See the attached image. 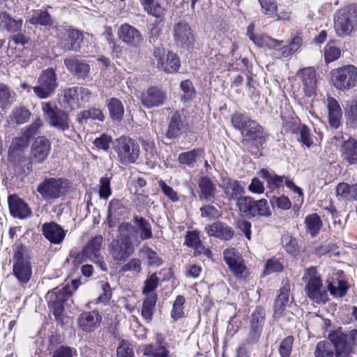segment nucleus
Segmentation results:
<instances>
[{
    "instance_id": "obj_57",
    "label": "nucleus",
    "mask_w": 357,
    "mask_h": 357,
    "mask_svg": "<svg viewBox=\"0 0 357 357\" xmlns=\"http://www.w3.org/2000/svg\"><path fill=\"white\" fill-rule=\"evenodd\" d=\"M142 271V261L138 258H132L124 264L120 268V273L132 272L133 274H139Z\"/></svg>"
},
{
    "instance_id": "obj_63",
    "label": "nucleus",
    "mask_w": 357,
    "mask_h": 357,
    "mask_svg": "<svg viewBox=\"0 0 357 357\" xmlns=\"http://www.w3.org/2000/svg\"><path fill=\"white\" fill-rule=\"evenodd\" d=\"M117 357H135L130 344L126 340H121L116 349Z\"/></svg>"
},
{
    "instance_id": "obj_53",
    "label": "nucleus",
    "mask_w": 357,
    "mask_h": 357,
    "mask_svg": "<svg viewBox=\"0 0 357 357\" xmlns=\"http://www.w3.org/2000/svg\"><path fill=\"white\" fill-rule=\"evenodd\" d=\"M346 123L352 129H357V97L345 111Z\"/></svg>"
},
{
    "instance_id": "obj_19",
    "label": "nucleus",
    "mask_w": 357,
    "mask_h": 357,
    "mask_svg": "<svg viewBox=\"0 0 357 357\" xmlns=\"http://www.w3.org/2000/svg\"><path fill=\"white\" fill-rule=\"evenodd\" d=\"M219 187L229 201L237 202V199L245 192L244 186L241 181L223 175L220 176Z\"/></svg>"
},
{
    "instance_id": "obj_35",
    "label": "nucleus",
    "mask_w": 357,
    "mask_h": 357,
    "mask_svg": "<svg viewBox=\"0 0 357 357\" xmlns=\"http://www.w3.org/2000/svg\"><path fill=\"white\" fill-rule=\"evenodd\" d=\"M290 285L289 283L284 284L280 290V294L275 301L274 317H280L289 302Z\"/></svg>"
},
{
    "instance_id": "obj_39",
    "label": "nucleus",
    "mask_w": 357,
    "mask_h": 357,
    "mask_svg": "<svg viewBox=\"0 0 357 357\" xmlns=\"http://www.w3.org/2000/svg\"><path fill=\"white\" fill-rule=\"evenodd\" d=\"M158 296L156 294H151L146 296L142 303V316L144 319L150 323L153 319V316L155 310V304Z\"/></svg>"
},
{
    "instance_id": "obj_50",
    "label": "nucleus",
    "mask_w": 357,
    "mask_h": 357,
    "mask_svg": "<svg viewBox=\"0 0 357 357\" xmlns=\"http://www.w3.org/2000/svg\"><path fill=\"white\" fill-rule=\"evenodd\" d=\"M252 42L259 47H268L273 50H276L278 47L281 46L283 43L282 40L272 38L265 34L257 35Z\"/></svg>"
},
{
    "instance_id": "obj_8",
    "label": "nucleus",
    "mask_w": 357,
    "mask_h": 357,
    "mask_svg": "<svg viewBox=\"0 0 357 357\" xmlns=\"http://www.w3.org/2000/svg\"><path fill=\"white\" fill-rule=\"evenodd\" d=\"M331 75L333 85L340 91H349L357 83V67L354 65L333 69Z\"/></svg>"
},
{
    "instance_id": "obj_30",
    "label": "nucleus",
    "mask_w": 357,
    "mask_h": 357,
    "mask_svg": "<svg viewBox=\"0 0 357 357\" xmlns=\"http://www.w3.org/2000/svg\"><path fill=\"white\" fill-rule=\"evenodd\" d=\"M199 198L200 200L211 202L216 194V188L213 181L207 176H202L198 182Z\"/></svg>"
},
{
    "instance_id": "obj_11",
    "label": "nucleus",
    "mask_w": 357,
    "mask_h": 357,
    "mask_svg": "<svg viewBox=\"0 0 357 357\" xmlns=\"http://www.w3.org/2000/svg\"><path fill=\"white\" fill-rule=\"evenodd\" d=\"M91 96V91L83 86H72L63 90V101L71 109L84 106Z\"/></svg>"
},
{
    "instance_id": "obj_10",
    "label": "nucleus",
    "mask_w": 357,
    "mask_h": 357,
    "mask_svg": "<svg viewBox=\"0 0 357 357\" xmlns=\"http://www.w3.org/2000/svg\"><path fill=\"white\" fill-rule=\"evenodd\" d=\"M58 86L57 75L54 68L43 70L39 75L37 84L33 91L37 97L41 99L52 96Z\"/></svg>"
},
{
    "instance_id": "obj_55",
    "label": "nucleus",
    "mask_w": 357,
    "mask_h": 357,
    "mask_svg": "<svg viewBox=\"0 0 357 357\" xmlns=\"http://www.w3.org/2000/svg\"><path fill=\"white\" fill-rule=\"evenodd\" d=\"M254 120L251 119L249 116L241 113L236 112L231 116V123L233 126L242 132Z\"/></svg>"
},
{
    "instance_id": "obj_21",
    "label": "nucleus",
    "mask_w": 357,
    "mask_h": 357,
    "mask_svg": "<svg viewBox=\"0 0 357 357\" xmlns=\"http://www.w3.org/2000/svg\"><path fill=\"white\" fill-rule=\"evenodd\" d=\"M8 203L11 215L15 218L25 219L32 215L29 205L17 195H9Z\"/></svg>"
},
{
    "instance_id": "obj_29",
    "label": "nucleus",
    "mask_w": 357,
    "mask_h": 357,
    "mask_svg": "<svg viewBox=\"0 0 357 357\" xmlns=\"http://www.w3.org/2000/svg\"><path fill=\"white\" fill-rule=\"evenodd\" d=\"M341 156L344 162L349 165H357V141L349 137L340 147Z\"/></svg>"
},
{
    "instance_id": "obj_49",
    "label": "nucleus",
    "mask_w": 357,
    "mask_h": 357,
    "mask_svg": "<svg viewBox=\"0 0 357 357\" xmlns=\"http://www.w3.org/2000/svg\"><path fill=\"white\" fill-rule=\"evenodd\" d=\"M148 14L155 17H161L165 15V8L158 0H139Z\"/></svg>"
},
{
    "instance_id": "obj_62",
    "label": "nucleus",
    "mask_w": 357,
    "mask_h": 357,
    "mask_svg": "<svg viewBox=\"0 0 357 357\" xmlns=\"http://www.w3.org/2000/svg\"><path fill=\"white\" fill-rule=\"evenodd\" d=\"M159 278L157 277L156 273L151 275L144 281V285L142 289L144 295L147 296L150 295L153 290H155L158 286Z\"/></svg>"
},
{
    "instance_id": "obj_24",
    "label": "nucleus",
    "mask_w": 357,
    "mask_h": 357,
    "mask_svg": "<svg viewBox=\"0 0 357 357\" xmlns=\"http://www.w3.org/2000/svg\"><path fill=\"white\" fill-rule=\"evenodd\" d=\"M303 86V90L306 96L310 97L315 93L317 88V75L315 70L309 67L299 70L297 73Z\"/></svg>"
},
{
    "instance_id": "obj_51",
    "label": "nucleus",
    "mask_w": 357,
    "mask_h": 357,
    "mask_svg": "<svg viewBox=\"0 0 357 357\" xmlns=\"http://www.w3.org/2000/svg\"><path fill=\"white\" fill-rule=\"evenodd\" d=\"M31 116V112L24 106L16 107L13 109L11 114V121L21 125L26 123Z\"/></svg>"
},
{
    "instance_id": "obj_45",
    "label": "nucleus",
    "mask_w": 357,
    "mask_h": 357,
    "mask_svg": "<svg viewBox=\"0 0 357 357\" xmlns=\"http://www.w3.org/2000/svg\"><path fill=\"white\" fill-rule=\"evenodd\" d=\"M48 295L51 301L59 307L72 295V291L70 290V287L66 284L61 289L55 288L52 289L51 292L48 293Z\"/></svg>"
},
{
    "instance_id": "obj_1",
    "label": "nucleus",
    "mask_w": 357,
    "mask_h": 357,
    "mask_svg": "<svg viewBox=\"0 0 357 357\" xmlns=\"http://www.w3.org/2000/svg\"><path fill=\"white\" fill-rule=\"evenodd\" d=\"M119 234L108 245L112 259L116 262H125L135 250L132 239L137 238L135 226L128 222L121 223L118 228Z\"/></svg>"
},
{
    "instance_id": "obj_2",
    "label": "nucleus",
    "mask_w": 357,
    "mask_h": 357,
    "mask_svg": "<svg viewBox=\"0 0 357 357\" xmlns=\"http://www.w3.org/2000/svg\"><path fill=\"white\" fill-rule=\"evenodd\" d=\"M328 336L333 349L336 351V357H349L355 353L354 349L357 345V329H351L344 333L339 328L330 331Z\"/></svg>"
},
{
    "instance_id": "obj_20",
    "label": "nucleus",
    "mask_w": 357,
    "mask_h": 357,
    "mask_svg": "<svg viewBox=\"0 0 357 357\" xmlns=\"http://www.w3.org/2000/svg\"><path fill=\"white\" fill-rule=\"evenodd\" d=\"M167 99V93L161 88L151 86L141 96V102L144 107L151 108L162 105Z\"/></svg>"
},
{
    "instance_id": "obj_28",
    "label": "nucleus",
    "mask_w": 357,
    "mask_h": 357,
    "mask_svg": "<svg viewBox=\"0 0 357 357\" xmlns=\"http://www.w3.org/2000/svg\"><path fill=\"white\" fill-rule=\"evenodd\" d=\"M187 123L184 116L178 112H174L169 119L166 136L169 139H174L181 135Z\"/></svg>"
},
{
    "instance_id": "obj_36",
    "label": "nucleus",
    "mask_w": 357,
    "mask_h": 357,
    "mask_svg": "<svg viewBox=\"0 0 357 357\" xmlns=\"http://www.w3.org/2000/svg\"><path fill=\"white\" fill-rule=\"evenodd\" d=\"M204 151L202 149H194L187 152H183L178 155V162L188 166L194 167L196 163L204 158Z\"/></svg>"
},
{
    "instance_id": "obj_40",
    "label": "nucleus",
    "mask_w": 357,
    "mask_h": 357,
    "mask_svg": "<svg viewBox=\"0 0 357 357\" xmlns=\"http://www.w3.org/2000/svg\"><path fill=\"white\" fill-rule=\"evenodd\" d=\"M259 175L266 181L267 187L271 190L280 188L282 186L285 177L276 175L273 172H269L266 169H261Z\"/></svg>"
},
{
    "instance_id": "obj_13",
    "label": "nucleus",
    "mask_w": 357,
    "mask_h": 357,
    "mask_svg": "<svg viewBox=\"0 0 357 357\" xmlns=\"http://www.w3.org/2000/svg\"><path fill=\"white\" fill-rule=\"evenodd\" d=\"M242 134L245 137L243 143L249 142L254 143V145L249 148L250 153L256 156L258 155L260 147L266 142L262 127L254 121L242 132Z\"/></svg>"
},
{
    "instance_id": "obj_59",
    "label": "nucleus",
    "mask_w": 357,
    "mask_h": 357,
    "mask_svg": "<svg viewBox=\"0 0 357 357\" xmlns=\"http://www.w3.org/2000/svg\"><path fill=\"white\" fill-rule=\"evenodd\" d=\"M314 356L315 357H335L331 344L324 341L317 343Z\"/></svg>"
},
{
    "instance_id": "obj_12",
    "label": "nucleus",
    "mask_w": 357,
    "mask_h": 357,
    "mask_svg": "<svg viewBox=\"0 0 357 357\" xmlns=\"http://www.w3.org/2000/svg\"><path fill=\"white\" fill-rule=\"evenodd\" d=\"M153 57L158 68L166 73H176L180 68L181 63L178 56L173 52H166L163 48H155Z\"/></svg>"
},
{
    "instance_id": "obj_64",
    "label": "nucleus",
    "mask_w": 357,
    "mask_h": 357,
    "mask_svg": "<svg viewBox=\"0 0 357 357\" xmlns=\"http://www.w3.org/2000/svg\"><path fill=\"white\" fill-rule=\"evenodd\" d=\"M261 11L266 15H273L277 11V2L275 0H258Z\"/></svg>"
},
{
    "instance_id": "obj_61",
    "label": "nucleus",
    "mask_w": 357,
    "mask_h": 357,
    "mask_svg": "<svg viewBox=\"0 0 357 357\" xmlns=\"http://www.w3.org/2000/svg\"><path fill=\"white\" fill-rule=\"evenodd\" d=\"M282 243L288 253L292 255H295L298 253V245L296 238L289 235H284L282 238Z\"/></svg>"
},
{
    "instance_id": "obj_43",
    "label": "nucleus",
    "mask_w": 357,
    "mask_h": 357,
    "mask_svg": "<svg viewBox=\"0 0 357 357\" xmlns=\"http://www.w3.org/2000/svg\"><path fill=\"white\" fill-rule=\"evenodd\" d=\"M255 201L250 196H243L237 199L236 206L243 217L250 219Z\"/></svg>"
},
{
    "instance_id": "obj_16",
    "label": "nucleus",
    "mask_w": 357,
    "mask_h": 357,
    "mask_svg": "<svg viewBox=\"0 0 357 357\" xmlns=\"http://www.w3.org/2000/svg\"><path fill=\"white\" fill-rule=\"evenodd\" d=\"M172 33L174 43L178 47L186 50L192 47L195 39L188 23L183 20L175 23Z\"/></svg>"
},
{
    "instance_id": "obj_42",
    "label": "nucleus",
    "mask_w": 357,
    "mask_h": 357,
    "mask_svg": "<svg viewBox=\"0 0 357 357\" xmlns=\"http://www.w3.org/2000/svg\"><path fill=\"white\" fill-rule=\"evenodd\" d=\"M107 106L109 109V116L113 121L119 122L124 115V107L120 100L112 98L108 100Z\"/></svg>"
},
{
    "instance_id": "obj_58",
    "label": "nucleus",
    "mask_w": 357,
    "mask_h": 357,
    "mask_svg": "<svg viewBox=\"0 0 357 357\" xmlns=\"http://www.w3.org/2000/svg\"><path fill=\"white\" fill-rule=\"evenodd\" d=\"M185 303V298L178 295L174 301L171 316L174 320L181 318L184 315L183 305Z\"/></svg>"
},
{
    "instance_id": "obj_46",
    "label": "nucleus",
    "mask_w": 357,
    "mask_h": 357,
    "mask_svg": "<svg viewBox=\"0 0 357 357\" xmlns=\"http://www.w3.org/2000/svg\"><path fill=\"white\" fill-rule=\"evenodd\" d=\"M15 93L7 85L0 83V109L10 107L14 101Z\"/></svg>"
},
{
    "instance_id": "obj_38",
    "label": "nucleus",
    "mask_w": 357,
    "mask_h": 357,
    "mask_svg": "<svg viewBox=\"0 0 357 357\" xmlns=\"http://www.w3.org/2000/svg\"><path fill=\"white\" fill-rule=\"evenodd\" d=\"M1 19V29H5L6 31L14 33L22 31L23 26V20L22 18H14L6 12Z\"/></svg>"
},
{
    "instance_id": "obj_32",
    "label": "nucleus",
    "mask_w": 357,
    "mask_h": 357,
    "mask_svg": "<svg viewBox=\"0 0 357 357\" xmlns=\"http://www.w3.org/2000/svg\"><path fill=\"white\" fill-rule=\"evenodd\" d=\"M83 40L82 33L77 29L68 31V38L61 42V48L66 52H77L81 47V43Z\"/></svg>"
},
{
    "instance_id": "obj_7",
    "label": "nucleus",
    "mask_w": 357,
    "mask_h": 357,
    "mask_svg": "<svg viewBox=\"0 0 357 357\" xmlns=\"http://www.w3.org/2000/svg\"><path fill=\"white\" fill-rule=\"evenodd\" d=\"M13 275L22 284H26L32 275L30 257L26 253L25 247L20 245L15 250L13 265Z\"/></svg>"
},
{
    "instance_id": "obj_37",
    "label": "nucleus",
    "mask_w": 357,
    "mask_h": 357,
    "mask_svg": "<svg viewBox=\"0 0 357 357\" xmlns=\"http://www.w3.org/2000/svg\"><path fill=\"white\" fill-rule=\"evenodd\" d=\"M336 195L338 198L345 201L357 200V183L349 184L340 183L336 187Z\"/></svg>"
},
{
    "instance_id": "obj_26",
    "label": "nucleus",
    "mask_w": 357,
    "mask_h": 357,
    "mask_svg": "<svg viewBox=\"0 0 357 357\" xmlns=\"http://www.w3.org/2000/svg\"><path fill=\"white\" fill-rule=\"evenodd\" d=\"M102 321V317L96 310L84 312L82 313L78 319L79 328L86 332H92L98 328Z\"/></svg>"
},
{
    "instance_id": "obj_52",
    "label": "nucleus",
    "mask_w": 357,
    "mask_h": 357,
    "mask_svg": "<svg viewBox=\"0 0 357 357\" xmlns=\"http://www.w3.org/2000/svg\"><path fill=\"white\" fill-rule=\"evenodd\" d=\"M266 319L265 309L261 306H257L255 310L252 312L250 317V326L257 327L259 329H263L264 324Z\"/></svg>"
},
{
    "instance_id": "obj_22",
    "label": "nucleus",
    "mask_w": 357,
    "mask_h": 357,
    "mask_svg": "<svg viewBox=\"0 0 357 357\" xmlns=\"http://www.w3.org/2000/svg\"><path fill=\"white\" fill-rule=\"evenodd\" d=\"M141 352L145 357H169L165 338L162 335L157 334L155 343L144 344L141 347Z\"/></svg>"
},
{
    "instance_id": "obj_60",
    "label": "nucleus",
    "mask_w": 357,
    "mask_h": 357,
    "mask_svg": "<svg viewBox=\"0 0 357 357\" xmlns=\"http://www.w3.org/2000/svg\"><path fill=\"white\" fill-rule=\"evenodd\" d=\"M294 337L292 335L287 336L282 340L279 347L280 357H289L292 351Z\"/></svg>"
},
{
    "instance_id": "obj_25",
    "label": "nucleus",
    "mask_w": 357,
    "mask_h": 357,
    "mask_svg": "<svg viewBox=\"0 0 357 357\" xmlns=\"http://www.w3.org/2000/svg\"><path fill=\"white\" fill-rule=\"evenodd\" d=\"M328 110V118L330 126L337 129L341 125L342 112L337 100L333 97L328 96L326 101Z\"/></svg>"
},
{
    "instance_id": "obj_4",
    "label": "nucleus",
    "mask_w": 357,
    "mask_h": 357,
    "mask_svg": "<svg viewBox=\"0 0 357 357\" xmlns=\"http://www.w3.org/2000/svg\"><path fill=\"white\" fill-rule=\"evenodd\" d=\"M113 149L117 154L118 161L123 165L136 162L139 153V144L130 137L122 136L113 142Z\"/></svg>"
},
{
    "instance_id": "obj_56",
    "label": "nucleus",
    "mask_w": 357,
    "mask_h": 357,
    "mask_svg": "<svg viewBox=\"0 0 357 357\" xmlns=\"http://www.w3.org/2000/svg\"><path fill=\"white\" fill-rule=\"evenodd\" d=\"M89 119L103 121L105 119V115L100 109L96 108L84 110L78 115V120L79 122Z\"/></svg>"
},
{
    "instance_id": "obj_18",
    "label": "nucleus",
    "mask_w": 357,
    "mask_h": 357,
    "mask_svg": "<svg viewBox=\"0 0 357 357\" xmlns=\"http://www.w3.org/2000/svg\"><path fill=\"white\" fill-rule=\"evenodd\" d=\"M29 146L26 137H15L13 139L8 150V159L15 165H21L26 160L25 151Z\"/></svg>"
},
{
    "instance_id": "obj_5",
    "label": "nucleus",
    "mask_w": 357,
    "mask_h": 357,
    "mask_svg": "<svg viewBox=\"0 0 357 357\" xmlns=\"http://www.w3.org/2000/svg\"><path fill=\"white\" fill-rule=\"evenodd\" d=\"M357 5L349 6L347 9L339 10L334 17V28L340 37L349 36L357 29Z\"/></svg>"
},
{
    "instance_id": "obj_15",
    "label": "nucleus",
    "mask_w": 357,
    "mask_h": 357,
    "mask_svg": "<svg viewBox=\"0 0 357 357\" xmlns=\"http://www.w3.org/2000/svg\"><path fill=\"white\" fill-rule=\"evenodd\" d=\"M223 256L225 261L237 279H245L249 275L243 259L235 248L226 249Z\"/></svg>"
},
{
    "instance_id": "obj_54",
    "label": "nucleus",
    "mask_w": 357,
    "mask_h": 357,
    "mask_svg": "<svg viewBox=\"0 0 357 357\" xmlns=\"http://www.w3.org/2000/svg\"><path fill=\"white\" fill-rule=\"evenodd\" d=\"M141 252L146 256L149 266L158 267L162 264V259L152 248L148 246H143Z\"/></svg>"
},
{
    "instance_id": "obj_44",
    "label": "nucleus",
    "mask_w": 357,
    "mask_h": 357,
    "mask_svg": "<svg viewBox=\"0 0 357 357\" xmlns=\"http://www.w3.org/2000/svg\"><path fill=\"white\" fill-rule=\"evenodd\" d=\"M304 222L307 231L312 237H315L322 227V221L317 213H312L306 216Z\"/></svg>"
},
{
    "instance_id": "obj_3",
    "label": "nucleus",
    "mask_w": 357,
    "mask_h": 357,
    "mask_svg": "<svg viewBox=\"0 0 357 357\" xmlns=\"http://www.w3.org/2000/svg\"><path fill=\"white\" fill-rule=\"evenodd\" d=\"M303 280L305 283V292L310 300L317 303H325L328 301L327 291L316 268L306 269Z\"/></svg>"
},
{
    "instance_id": "obj_6",
    "label": "nucleus",
    "mask_w": 357,
    "mask_h": 357,
    "mask_svg": "<svg viewBox=\"0 0 357 357\" xmlns=\"http://www.w3.org/2000/svg\"><path fill=\"white\" fill-rule=\"evenodd\" d=\"M69 182L63 178H45L37 187V192L43 199L51 202L64 195Z\"/></svg>"
},
{
    "instance_id": "obj_9",
    "label": "nucleus",
    "mask_w": 357,
    "mask_h": 357,
    "mask_svg": "<svg viewBox=\"0 0 357 357\" xmlns=\"http://www.w3.org/2000/svg\"><path fill=\"white\" fill-rule=\"evenodd\" d=\"M42 110L44 116L51 127L59 131L65 132L70 128V119L68 114L58 108L50 102L42 104Z\"/></svg>"
},
{
    "instance_id": "obj_41",
    "label": "nucleus",
    "mask_w": 357,
    "mask_h": 357,
    "mask_svg": "<svg viewBox=\"0 0 357 357\" xmlns=\"http://www.w3.org/2000/svg\"><path fill=\"white\" fill-rule=\"evenodd\" d=\"M302 43L301 38L294 37L287 45L278 47L275 50L274 55L278 58L288 57L296 52Z\"/></svg>"
},
{
    "instance_id": "obj_48",
    "label": "nucleus",
    "mask_w": 357,
    "mask_h": 357,
    "mask_svg": "<svg viewBox=\"0 0 357 357\" xmlns=\"http://www.w3.org/2000/svg\"><path fill=\"white\" fill-rule=\"evenodd\" d=\"M271 215L268 201L266 199L256 200L250 218H268Z\"/></svg>"
},
{
    "instance_id": "obj_47",
    "label": "nucleus",
    "mask_w": 357,
    "mask_h": 357,
    "mask_svg": "<svg viewBox=\"0 0 357 357\" xmlns=\"http://www.w3.org/2000/svg\"><path fill=\"white\" fill-rule=\"evenodd\" d=\"M133 221L136 225L137 231L140 232L142 240L150 239L153 237L151 226L148 220L143 217L135 216Z\"/></svg>"
},
{
    "instance_id": "obj_14",
    "label": "nucleus",
    "mask_w": 357,
    "mask_h": 357,
    "mask_svg": "<svg viewBox=\"0 0 357 357\" xmlns=\"http://www.w3.org/2000/svg\"><path fill=\"white\" fill-rule=\"evenodd\" d=\"M51 149L50 142L45 137H38L31 147L29 162L27 169L30 170L33 165L42 164L47 159Z\"/></svg>"
},
{
    "instance_id": "obj_33",
    "label": "nucleus",
    "mask_w": 357,
    "mask_h": 357,
    "mask_svg": "<svg viewBox=\"0 0 357 357\" xmlns=\"http://www.w3.org/2000/svg\"><path fill=\"white\" fill-rule=\"evenodd\" d=\"M103 238L98 235L91 238L83 250V254L92 261H100V251L102 246Z\"/></svg>"
},
{
    "instance_id": "obj_27",
    "label": "nucleus",
    "mask_w": 357,
    "mask_h": 357,
    "mask_svg": "<svg viewBox=\"0 0 357 357\" xmlns=\"http://www.w3.org/2000/svg\"><path fill=\"white\" fill-rule=\"evenodd\" d=\"M42 231L45 237L54 244L61 243L66 236L63 229L54 222L45 223L43 225Z\"/></svg>"
},
{
    "instance_id": "obj_17",
    "label": "nucleus",
    "mask_w": 357,
    "mask_h": 357,
    "mask_svg": "<svg viewBox=\"0 0 357 357\" xmlns=\"http://www.w3.org/2000/svg\"><path fill=\"white\" fill-rule=\"evenodd\" d=\"M67 70L75 77L82 80L89 77L91 70L90 65L78 56L68 57L63 61Z\"/></svg>"
},
{
    "instance_id": "obj_34",
    "label": "nucleus",
    "mask_w": 357,
    "mask_h": 357,
    "mask_svg": "<svg viewBox=\"0 0 357 357\" xmlns=\"http://www.w3.org/2000/svg\"><path fill=\"white\" fill-rule=\"evenodd\" d=\"M29 22L32 25L52 27L54 24V20L47 9H37L33 10Z\"/></svg>"
},
{
    "instance_id": "obj_23",
    "label": "nucleus",
    "mask_w": 357,
    "mask_h": 357,
    "mask_svg": "<svg viewBox=\"0 0 357 357\" xmlns=\"http://www.w3.org/2000/svg\"><path fill=\"white\" fill-rule=\"evenodd\" d=\"M119 36L123 43L132 47H139L143 41L140 31L128 24L121 25Z\"/></svg>"
},
{
    "instance_id": "obj_31",
    "label": "nucleus",
    "mask_w": 357,
    "mask_h": 357,
    "mask_svg": "<svg viewBox=\"0 0 357 357\" xmlns=\"http://www.w3.org/2000/svg\"><path fill=\"white\" fill-rule=\"evenodd\" d=\"M205 230L211 236H215L227 241L231 239L234 234L231 227L220 222H216L207 226Z\"/></svg>"
}]
</instances>
